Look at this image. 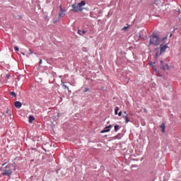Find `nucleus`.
I'll return each instance as SVG.
<instances>
[{"label":"nucleus","mask_w":181,"mask_h":181,"mask_svg":"<svg viewBox=\"0 0 181 181\" xmlns=\"http://www.w3.org/2000/svg\"><path fill=\"white\" fill-rule=\"evenodd\" d=\"M6 114H9V109L8 108L6 109Z\"/></svg>","instance_id":"5701e85b"},{"label":"nucleus","mask_w":181,"mask_h":181,"mask_svg":"<svg viewBox=\"0 0 181 181\" xmlns=\"http://www.w3.org/2000/svg\"><path fill=\"white\" fill-rule=\"evenodd\" d=\"M160 128L162 129V132H165V123L161 124Z\"/></svg>","instance_id":"f8f14e48"},{"label":"nucleus","mask_w":181,"mask_h":181,"mask_svg":"<svg viewBox=\"0 0 181 181\" xmlns=\"http://www.w3.org/2000/svg\"><path fill=\"white\" fill-rule=\"evenodd\" d=\"M78 35H81V36H83V35H86V33H87V31L86 30L81 31V30H78Z\"/></svg>","instance_id":"1a4fd4ad"},{"label":"nucleus","mask_w":181,"mask_h":181,"mask_svg":"<svg viewBox=\"0 0 181 181\" xmlns=\"http://www.w3.org/2000/svg\"><path fill=\"white\" fill-rule=\"evenodd\" d=\"M33 121H35V117L29 116V123L32 124V122H33Z\"/></svg>","instance_id":"9b49d317"},{"label":"nucleus","mask_w":181,"mask_h":181,"mask_svg":"<svg viewBox=\"0 0 181 181\" xmlns=\"http://www.w3.org/2000/svg\"><path fill=\"white\" fill-rule=\"evenodd\" d=\"M29 52H30V54H33V52L32 51V49H29Z\"/></svg>","instance_id":"412c9836"},{"label":"nucleus","mask_w":181,"mask_h":181,"mask_svg":"<svg viewBox=\"0 0 181 181\" xmlns=\"http://www.w3.org/2000/svg\"><path fill=\"white\" fill-rule=\"evenodd\" d=\"M14 105L16 108H21V107H22V103L19 102V101H16L14 103Z\"/></svg>","instance_id":"6e6552de"},{"label":"nucleus","mask_w":181,"mask_h":181,"mask_svg":"<svg viewBox=\"0 0 181 181\" xmlns=\"http://www.w3.org/2000/svg\"><path fill=\"white\" fill-rule=\"evenodd\" d=\"M118 129H119V126L115 125V132H117L118 131Z\"/></svg>","instance_id":"4468645a"},{"label":"nucleus","mask_w":181,"mask_h":181,"mask_svg":"<svg viewBox=\"0 0 181 181\" xmlns=\"http://www.w3.org/2000/svg\"><path fill=\"white\" fill-rule=\"evenodd\" d=\"M110 128H112V125L111 124L105 127L104 129L100 132V133L105 134V132H110V131H111Z\"/></svg>","instance_id":"0eeeda50"},{"label":"nucleus","mask_w":181,"mask_h":181,"mask_svg":"<svg viewBox=\"0 0 181 181\" xmlns=\"http://www.w3.org/2000/svg\"><path fill=\"white\" fill-rule=\"evenodd\" d=\"M42 59H40V62H39V66H41V65H42Z\"/></svg>","instance_id":"4be33fe9"},{"label":"nucleus","mask_w":181,"mask_h":181,"mask_svg":"<svg viewBox=\"0 0 181 181\" xmlns=\"http://www.w3.org/2000/svg\"><path fill=\"white\" fill-rule=\"evenodd\" d=\"M160 69H162V70H169V65H168V64H166L165 65L163 64V61H160Z\"/></svg>","instance_id":"423d86ee"},{"label":"nucleus","mask_w":181,"mask_h":181,"mask_svg":"<svg viewBox=\"0 0 181 181\" xmlns=\"http://www.w3.org/2000/svg\"><path fill=\"white\" fill-rule=\"evenodd\" d=\"M123 118L124 119L126 124H128V122H129V119H128V115H124Z\"/></svg>","instance_id":"9d476101"},{"label":"nucleus","mask_w":181,"mask_h":181,"mask_svg":"<svg viewBox=\"0 0 181 181\" xmlns=\"http://www.w3.org/2000/svg\"><path fill=\"white\" fill-rule=\"evenodd\" d=\"M11 168V165H7L6 166V169L4 170V173H1L2 176H8L9 177H11V176L12 175V170L9 169Z\"/></svg>","instance_id":"20e7f679"},{"label":"nucleus","mask_w":181,"mask_h":181,"mask_svg":"<svg viewBox=\"0 0 181 181\" xmlns=\"http://www.w3.org/2000/svg\"><path fill=\"white\" fill-rule=\"evenodd\" d=\"M160 51L158 50L156 54V59L157 57H159V56H160L162 53H165V52H166V49H168V45L162 44L160 45Z\"/></svg>","instance_id":"7ed1b4c3"},{"label":"nucleus","mask_w":181,"mask_h":181,"mask_svg":"<svg viewBox=\"0 0 181 181\" xmlns=\"http://www.w3.org/2000/svg\"><path fill=\"white\" fill-rule=\"evenodd\" d=\"M153 69L154 70V71H156V66L153 65Z\"/></svg>","instance_id":"a211bd4d"},{"label":"nucleus","mask_w":181,"mask_h":181,"mask_svg":"<svg viewBox=\"0 0 181 181\" xmlns=\"http://www.w3.org/2000/svg\"><path fill=\"white\" fill-rule=\"evenodd\" d=\"M66 10L63 9V7H62V5L60 6V12L59 13V18H63L66 16Z\"/></svg>","instance_id":"39448f33"},{"label":"nucleus","mask_w":181,"mask_h":181,"mask_svg":"<svg viewBox=\"0 0 181 181\" xmlns=\"http://www.w3.org/2000/svg\"><path fill=\"white\" fill-rule=\"evenodd\" d=\"M64 87L65 88H67V90H69V87H67V86L64 85Z\"/></svg>","instance_id":"393cba45"},{"label":"nucleus","mask_w":181,"mask_h":181,"mask_svg":"<svg viewBox=\"0 0 181 181\" xmlns=\"http://www.w3.org/2000/svg\"><path fill=\"white\" fill-rule=\"evenodd\" d=\"M10 78H11V75H10V74H7V75H6V78H7V79H9Z\"/></svg>","instance_id":"6ab92c4d"},{"label":"nucleus","mask_w":181,"mask_h":181,"mask_svg":"<svg viewBox=\"0 0 181 181\" xmlns=\"http://www.w3.org/2000/svg\"><path fill=\"white\" fill-rule=\"evenodd\" d=\"M123 114H124V115H128L126 111H124V112H123Z\"/></svg>","instance_id":"a878e982"},{"label":"nucleus","mask_w":181,"mask_h":181,"mask_svg":"<svg viewBox=\"0 0 181 181\" xmlns=\"http://www.w3.org/2000/svg\"><path fill=\"white\" fill-rule=\"evenodd\" d=\"M118 111H119V107H116L115 109V115H118Z\"/></svg>","instance_id":"ddd939ff"},{"label":"nucleus","mask_w":181,"mask_h":181,"mask_svg":"<svg viewBox=\"0 0 181 181\" xmlns=\"http://www.w3.org/2000/svg\"><path fill=\"white\" fill-rule=\"evenodd\" d=\"M170 37H172V34L170 35Z\"/></svg>","instance_id":"cd10ccee"},{"label":"nucleus","mask_w":181,"mask_h":181,"mask_svg":"<svg viewBox=\"0 0 181 181\" xmlns=\"http://www.w3.org/2000/svg\"><path fill=\"white\" fill-rule=\"evenodd\" d=\"M117 136H116L115 137V139H117Z\"/></svg>","instance_id":"c85d7f7f"},{"label":"nucleus","mask_w":181,"mask_h":181,"mask_svg":"<svg viewBox=\"0 0 181 181\" xmlns=\"http://www.w3.org/2000/svg\"><path fill=\"white\" fill-rule=\"evenodd\" d=\"M118 114V115H119V117H121V115H122V112H119V113H117Z\"/></svg>","instance_id":"b1692460"},{"label":"nucleus","mask_w":181,"mask_h":181,"mask_svg":"<svg viewBox=\"0 0 181 181\" xmlns=\"http://www.w3.org/2000/svg\"><path fill=\"white\" fill-rule=\"evenodd\" d=\"M14 50L16 52H19V48L18 47H14Z\"/></svg>","instance_id":"f3484780"},{"label":"nucleus","mask_w":181,"mask_h":181,"mask_svg":"<svg viewBox=\"0 0 181 181\" xmlns=\"http://www.w3.org/2000/svg\"><path fill=\"white\" fill-rule=\"evenodd\" d=\"M83 6H86V1H81L78 4H72V11L73 12H81L83 11V9H84Z\"/></svg>","instance_id":"f03ea898"},{"label":"nucleus","mask_w":181,"mask_h":181,"mask_svg":"<svg viewBox=\"0 0 181 181\" xmlns=\"http://www.w3.org/2000/svg\"><path fill=\"white\" fill-rule=\"evenodd\" d=\"M89 90H90V89L88 88H85V93H87V91H89Z\"/></svg>","instance_id":"aec40b11"},{"label":"nucleus","mask_w":181,"mask_h":181,"mask_svg":"<svg viewBox=\"0 0 181 181\" xmlns=\"http://www.w3.org/2000/svg\"><path fill=\"white\" fill-rule=\"evenodd\" d=\"M21 54H23V56H25V53L22 52Z\"/></svg>","instance_id":"bb28decb"},{"label":"nucleus","mask_w":181,"mask_h":181,"mask_svg":"<svg viewBox=\"0 0 181 181\" xmlns=\"http://www.w3.org/2000/svg\"><path fill=\"white\" fill-rule=\"evenodd\" d=\"M122 30H124V32H127L128 30V27H124Z\"/></svg>","instance_id":"dca6fc26"},{"label":"nucleus","mask_w":181,"mask_h":181,"mask_svg":"<svg viewBox=\"0 0 181 181\" xmlns=\"http://www.w3.org/2000/svg\"><path fill=\"white\" fill-rule=\"evenodd\" d=\"M151 45H154V46H158V45H160V38H159V35L157 33H154L150 37L149 46H151Z\"/></svg>","instance_id":"f257e3e1"},{"label":"nucleus","mask_w":181,"mask_h":181,"mask_svg":"<svg viewBox=\"0 0 181 181\" xmlns=\"http://www.w3.org/2000/svg\"><path fill=\"white\" fill-rule=\"evenodd\" d=\"M10 95H11L13 98L16 95V93H15V92H11Z\"/></svg>","instance_id":"2eb2a0df"}]
</instances>
